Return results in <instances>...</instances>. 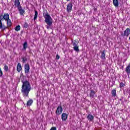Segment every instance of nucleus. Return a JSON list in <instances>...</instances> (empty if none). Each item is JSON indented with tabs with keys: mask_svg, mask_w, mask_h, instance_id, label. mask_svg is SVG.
I'll return each mask as SVG.
<instances>
[{
	"mask_svg": "<svg viewBox=\"0 0 130 130\" xmlns=\"http://www.w3.org/2000/svg\"><path fill=\"white\" fill-rule=\"evenodd\" d=\"M20 78H22L21 82V93L23 97H29V92L31 91V85L28 80H25V76L23 73L20 74Z\"/></svg>",
	"mask_w": 130,
	"mask_h": 130,
	"instance_id": "1",
	"label": "nucleus"
},
{
	"mask_svg": "<svg viewBox=\"0 0 130 130\" xmlns=\"http://www.w3.org/2000/svg\"><path fill=\"white\" fill-rule=\"evenodd\" d=\"M43 17L45 18V22L47 24V29H49L51 26H52V18L50 16L47 11H44L43 13Z\"/></svg>",
	"mask_w": 130,
	"mask_h": 130,
	"instance_id": "2",
	"label": "nucleus"
},
{
	"mask_svg": "<svg viewBox=\"0 0 130 130\" xmlns=\"http://www.w3.org/2000/svg\"><path fill=\"white\" fill-rule=\"evenodd\" d=\"M72 43H73V49L75 50V51H76V52H79L80 51L79 46H78V44H79V42L77 41V40H75L74 41L72 40Z\"/></svg>",
	"mask_w": 130,
	"mask_h": 130,
	"instance_id": "3",
	"label": "nucleus"
},
{
	"mask_svg": "<svg viewBox=\"0 0 130 130\" xmlns=\"http://www.w3.org/2000/svg\"><path fill=\"white\" fill-rule=\"evenodd\" d=\"M130 34V29L129 28H127L124 31V33L122 32L121 34V36H122V37H128Z\"/></svg>",
	"mask_w": 130,
	"mask_h": 130,
	"instance_id": "4",
	"label": "nucleus"
},
{
	"mask_svg": "<svg viewBox=\"0 0 130 130\" xmlns=\"http://www.w3.org/2000/svg\"><path fill=\"white\" fill-rule=\"evenodd\" d=\"M24 73L27 75L30 71V65L29 63H25L24 66Z\"/></svg>",
	"mask_w": 130,
	"mask_h": 130,
	"instance_id": "5",
	"label": "nucleus"
},
{
	"mask_svg": "<svg viewBox=\"0 0 130 130\" xmlns=\"http://www.w3.org/2000/svg\"><path fill=\"white\" fill-rule=\"evenodd\" d=\"M62 112V107H61V105H60L57 108V109L56 110V114L57 115H60V114H61Z\"/></svg>",
	"mask_w": 130,
	"mask_h": 130,
	"instance_id": "6",
	"label": "nucleus"
},
{
	"mask_svg": "<svg viewBox=\"0 0 130 130\" xmlns=\"http://www.w3.org/2000/svg\"><path fill=\"white\" fill-rule=\"evenodd\" d=\"M73 9V3H70L67 5V13H71Z\"/></svg>",
	"mask_w": 130,
	"mask_h": 130,
	"instance_id": "7",
	"label": "nucleus"
},
{
	"mask_svg": "<svg viewBox=\"0 0 130 130\" xmlns=\"http://www.w3.org/2000/svg\"><path fill=\"white\" fill-rule=\"evenodd\" d=\"M14 6H15V8H17V9L22 7L21 6V3H20V0H15Z\"/></svg>",
	"mask_w": 130,
	"mask_h": 130,
	"instance_id": "8",
	"label": "nucleus"
},
{
	"mask_svg": "<svg viewBox=\"0 0 130 130\" xmlns=\"http://www.w3.org/2000/svg\"><path fill=\"white\" fill-rule=\"evenodd\" d=\"M87 119L89 121H93V120H94V116L89 114L87 116Z\"/></svg>",
	"mask_w": 130,
	"mask_h": 130,
	"instance_id": "9",
	"label": "nucleus"
},
{
	"mask_svg": "<svg viewBox=\"0 0 130 130\" xmlns=\"http://www.w3.org/2000/svg\"><path fill=\"white\" fill-rule=\"evenodd\" d=\"M68 114L66 113H62L61 115V119L63 121H66L68 119Z\"/></svg>",
	"mask_w": 130,
	"mask_h": 130,
	"instance_id": "10",
	"label": "nucleus"
},
{
	"mask_svg": "<svg viewBox=\"0 0 130 130\" xmlns=\"http://www.w3.org/2000/svg\"><path fill=\"white\" fill-rule=\"evenodd\" d=\"M7 24V28H11L12 27V25L13 24V23L12 22V21H11V19H8L6 20Z\"/></svg>",
	"mask_w": 130,
	"mask_h": 130,
	"instance_id": "11",
	"label": "nucleus"
},
{
	"mask_svg": "<svg viewBox=\"0 0 130 130\" xmlns=\"http://www.w3.org/2000/svg\"><path fill=\"white\" fill-rule=\"evenodd\" d=\"M18 10L19 12V14L20 15H21V16H23V15H24V14H25V10H24L23 9H22V6L20 7V8H18Z\"/></svg>",
	"mask_w": 130,
	"mask_h": 130,
	"instance_id": "12",
	"label": "nucleus"
},
{
	"mask_svg": "<svg viewBox=\"0 0 130 130\" xmlns=\"http://www.w3.org/2000/svg\"><path fill=\"white\" fill-rule=\"evenodd\" d=\"M3 19H4V20H5L6 21L9 20L10 19V15H9L8 13H5L3 16Z\"/></svg>",
	"mask_w": 130,
	"mask_h": 130,
	"instance_id": "13",
	"label": "nucleus"
},
{
	"mask_svg": "<svg viewBox=\"0 0 130 130\" xmlns=\"http://www.w3.org/2000/svg\"><path fill=\"white\" fill-rule=\"evenodd\" d=\"M7 27L5 26L4 24H3V22H2V21L0 20V29H2L3 31L6 30L7 29Z\"/></svg>",
	"mask_w": 130,
	"mask_h": 130,
	"instance_id": "14",
	"label": "nucleus"
},
{
	"mask_svg": "<svg viewBox=\"0 0 130 130\" xmlns=\"http://www.w3.org/2000/svg\"><path fill=\"white\" fill-rule=\"evenodd\" d=\"M17 71L19 73L22 71V65L20 63H18L17 66Z\"/></svg>",
	"mask_w": 130,
	"mask_h": 130,
	"instance_id": "15",
	"label": "nucleus"
},
{
	"mask_svg": "<svg viewBox=\"0 0 130 130\" xmlns=\"http://www.w3.org/2000/svg\"><path fill=\"white\" fill-rule=\"evenodd\" d=\"M113 4L115 7H118L119 6V3H118V0H113Z\"/></svg>",
	"mask_w": 130,
	"mask_h": 130,
	"instance_id": "16",
	"label": "nucleus"
},
{
	"mask_svg": "<svg viewBox=\"0 0 130 130\" xmlns=\"http://www.w3.org/2000/svg\"><path fill=\"white\" fill-rule=\"evenodd\" d=\"M29 45H28V42L26 41L23 43V50H26V48H28V46Z\"/></svg>",
	"mask_w": 130,
	"mask_h": 130,
	"instance_id": "17",
	"label": "nucleus"
},
{
	"mask_svg": "<svg viewBox=\"0 0 130 130\" xmlns=\"http://www.w3.org/2000/svg\"><path fill=\"white\" fill-rule=\"evenodd\" d=\"M112 97H115L116 96V89H114L111 91Z\"/></svg>",
	"mask_w": 130,
	"mask_h": 130,
	"instance_id": "18",
	"label": "nucleus"
},
{
	"mask_svg": "<svg viewBox=\"0 0 130 130\" xmlns=\"http://www.w3.org/2000/svg\"><path fill=\"white\" fill-rule=\"evenodd\" d=\"M95 95V91L93 90H90V93L89 96L90 98H94V95Z\"/></svg>",
	"mask_w": 130,
	"mask_h": 130,
	"instance_id": "19",
	"label": "nucleus"
},
{
	"mask_svg": "<svg viewBox=\"0 0 130 130\" xmlns=\"http://www.w3.org/2000/svg\"><path fill=\"white\" fill-rule=\"evenodd\" d=\"M35 16L34 17V20L36 21L38 17V12H37V11H36V10H35Z\"/></svg>",
	"mask_w": 130,
	"mask_h": 130,
	"instance_id": "20",
	"label": "nucleus"
},
{
	"mask_svg": "<svg viewBox=\"0 0 130 130\" xmlns=\"http://www.w3.org/2000/svg\"><path fill=\"white\" fill-rule=\"evenodd\" d=\"M101 58L102 59H106V58H105V50H103L102 52Z\"/></svg>",
	"mask_w": 130,
	"mask_h": 130,
	"instance_id": "21",
	"label": "nucleus"
},
{
	"mask_svg": "<svg viewBox=\"0 0 130 130\" xmlns=\"http://www.w3.org/2000/svg\"><path fill=\"white\" fill-rule=\"evenodd\" d=\"M33 103V100L30 99L26 104L27 106H30V105H32V104Z\"/></svg>",
	"mask_w": 130,
	"mask_h": 130,
	"instance_id": "22",
	"label": "nucleus"
},
{
	"mask_svg": "<svg viewBox=\"0 0 130 130\" xmlns=\"http://www.w3.org/2000/svg\"><path fill=\"white\" fill-rule=\"evenodd\" d=\"M119 86H120V89H121L122 90L123 89V87H124V86H125V84H124L123 83V82H120V84H119Z\"/></svg>",
	"mask_w": 130,
	"mask_h": 130,
	"instance_id": "23",
	"label": "nucleus"
},
{
	"mask_svg": "<svg viewBox=\"0 0 130 130\" xmlns=\"http://www.w3.org/2000/svg\"><path fill=\"white\" fill-rule=\"evenodd\" d=\"M4 70L5 72H9V66L8 65L5 64L4 67Z\"/></svg>",
	"mask_w": 130,
	"mask_h": 130,
	"instance_id": "24",
	"label": "nucleus"
},
{
	"mask_svg": "<svg viewBox=\"0 0 130 130\" xmlns=\"http://www.w3.org/2000/svg\"><path fill=\"white\" fill-rule=\"evenodd\" d=\"M15 31H20L21 30V26L20 25H17L16 26L15 28Z\"/></svg>",
	"mask_w": 130,
	"mask_h": 130,
	"instance_id": "25",
	"label": "nucleus"
},
{
	"mask_svg": "<svg viewBox=\"0 0 130 130\" xmlns=\"http://www.w3.org/2000/svg\"><path fill=\"white\" fill-rule=\"evenodd\" d=\"M27 57H24L22 58V62H23V63L26 62V61H27Z\"/></svg>",
	"mask_w": 130,
	"mask_h": 130,
	"instance_id": "26",
	"label": "nucleus"
},
{
	"mask_svg": "<svg viewBox=\"0 0 130 130\" xmlns=\"http://www.w3.org/2000/svg\"><path fill=\"white\" fill-rule=\"evenodd\" d=\"M4 20H5L4 18V16L1 15L0 16V21H1V22H2V21H4Z\"/></svg>",
	"mask_w": 130,
	"mask_h": 130,
	"instance_id": "27",
	"label": "nucleus"
},
{
	"mask_svg": "<svg viewBox=\"0 0 130 130\" xmlns=\"http://www.w3.org/2000/svg\"><path fill=\"white\" fill-rule=\"evenodd\" d=\"M24 28H28V23L27 22H25L24 24Z\"/></svg>",
	"mask_w": 130,
	"mask_h": 130,
	"instance_id": "28",
	"label": "nucleus"
},
{
	"mask_svg": "<svg viewBox=\"0 0 130 130\" xmlns=\"http://www.w3.org/2000/svg\"><path fill=\"white\" fill-rule=\"evenodd\" d=\"M0 77H3V71H2V69L0 68Z\"/></svg>",
	"mask_w": 130,
	"mask_h": 130,
	"instance_id": "29",
	"label": "nucleus"
},
{
	"mask_svg": "<svg viewBox=\"0 0 130 130\" xmlns=\"http://www.w3.org/2000/svg\"><path fill=\"white\" fill-rule=\"evenodd\" d=\"M60 57V56H59V55H56V59H59Z\"/></svg>",
	"mask_w": 130,
	"mask_h": 130,
	"instance_id": "30",
	"label": "nucleus"
},
{
	"mask_svg": "<svg viewBox=\"0 0 130 130\" xmlns=\"http://www.w3.org/2000/svg\"><path fill=\"white\" fill-rule=\"evenodd\" d=\"M50 130H56V127H52Z\"/></svg>",
	"mask_w": 130,
	"mask_h": 130,
	"instance_id": "31",
	"label": "nucleus"
},
{
	"mask_svg": "<svg viewBox=\"0 0 130 130\" xmlns=\"http://www.w3.org/2000/svg\"><path fill=\"white\" fill-rule=\"evenodd\" d=\"M122 100V99H119V101H121Z\"/></svg>",
	"mask_w": 130,
	"mask_h": 130,
	"instance_id": "32",
	"label": "nucleus"
},
{
	"mask_svg": "<svg viewBox=\"0 0 130 130\" xmlns=\"http://www.w3.org/2000/svg\"><path fill=\"white\" fill-rule=\"evenodd\" d=\"M67 2H70V0H66Z\"/></svg>",
	"mask_w": 130,
	"mask_h": 130,
	"instance_id": "33",
	"label": "nucleus"
},
{
	"mask_svg": "<svg viewBox=\"0 0 130 130\" xmlns=\"http://www.w3.org/2000/svg\"><path fill=\"white\" fill-rule=\"evenodd\" d=\"M130 96H128V98H129Z\"/></svg>",
	"mask_w": 130,
	"mask_h": 130,
	"instance_id": "34",
	"label": "nucleus"
}]
</instances>
